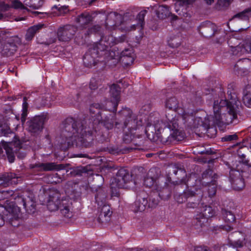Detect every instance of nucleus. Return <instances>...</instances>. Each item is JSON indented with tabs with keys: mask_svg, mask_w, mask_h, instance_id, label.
<instances>
[{
	"mask_svg": "<svg viewBox=\"0 0 251 251\" xmlns=\"http://www.w3.org/2000/svg\"><path fill=\"white\" fill-rule=\"evenodd\" d=\"M103 113L100 120H94L88 118L75 119L72 117L66 118L61 126L60 136L65 141L61 144L75 145L81 148H90L93 145L94 133L97 131L95 124H100L107 129L115 127L114 115Z\"/></svg>",
	"mask_w": 251,
	"mask_h": 251,
	"instance_id": "nucleus-1",
	"label": "nucleus"
},
{
	"mask_svg": "<svg viewBox=\"0 0 251 251\" xmlns=\"http://www.w3.org/2000/svg\"><path fill=\"white\" fill-rule=\"evenodd\" d=\"M236 84L231 83L227 86L228 99L214 100L213 104V116L205 120L202 126L206 130L207 136L213 138L217 133L215 126H219L225 123L227 125L238 122L239 114Z\"/></svg>",
	"mask_w": 251,
	"mask_h": 251,
	"instance_id": "nucleus-2",
	"label": "nucleus"
},
{
	"mask_svg": "<svg viewBox=\"0 0 251 251\" xmlns=\"http://www.w3.org/2000/svg\"><path fill=\"white\" fill-rule=\"evenodd\" d=\"M121 116L120 122H115V129L117 132L124 131L123 141L126 144L133 142L137 135L140 124L137 116L128 108H123L118 113Z\"/></svg>",
	"mask_w": 251,
	"mask_h": 251,
	"instance_id": "nucleus-3",
	"label": "nucleus"
},
{
	"mask_svg": "<svg viewBox=\"0 0 251 251\" xmlns=\"http://www.w3.org/2000/svg\"><path fill=\"white\" fill-rule=\"evenodd\" d=\"M165 125L161 135L162 141L172 142L181 141L184 138V133L178 129L177 120L173 115H166Z\"/></svg>",
	"mask_w": 251,
	"mask_h": 251,
	"instance_id": "nucleus-4",
	"label": "nucleus"
},
{
	"mask_svg": "<svg viewBox=\"0 0 251 251\" xmlns=\"http://www.w3.org/2000/svg\"><path fill=\"white\" fill-rule=\"evenodd\" d=\"M132 183H133L132 175L129 174L127 170L121 168L118 170L116 176L113 178L110 183L112 195L117 196L119 193L117 188L127 189L130 187V184Z\"/></svg>",
	"mask_w": 251,
	"mask_h": 251,
	"instance_id": "nucleus-5",
	"label": "nucleus"
},
{
	"mask_svg": "<svg viewBox=\"0 0 251 251\" xmlns=\"http://www.w3.org/2000/svg\"><path fill=\"white\" fill-rule=\"evenodd\" d=\"M15 203L20 208L22 206L29 214H34L36 210V202L32 194L23 192L15 198Z\"/></svg>",
	"mask_w": 251,
	"mask_h": 251,
	"instance_id": "nucleus-6",
	"label": "nucleus"
},
{
	"mask_svg": "<svg viewBox=\"0 0 251 251\" xmlns=\"http://www.w3.org/2000/svg\"><path fill=\"white\" fill-rule=\"evenodd\" d=\"M47 113L35 116L27 121V130L33 135L38 134L42 130L44 123L48 120Z\"/></svg>",
	"mask_w": 251,
	"mask_h": 251,
	"instance_id": "nucleus-7",
	"label": "nucleus"
},
{
	"mask_svg": "<svg viewBox=\"0 0 251 251\" xmlns=\"http://www.w3.org/2000/svg\"><path fill=\"white\" fill-rule=\"evenodd\" d=\"M128 17H130V20L134 18V16L129 12H126L124 14V17L117 12H110L106 17L105 28L110 30L114 29L115 26H118L122 23L124 18Z\"/></svg>",
	"mask_w": 251,
	"mask_h": 251,
	"instance_id": "nucleus-8",
	"label": "nucleus"
},
{
	"mask_svg": "<svg viewBox=\"0 0 251 251\" xmlns=\"http://www.w3.org/2000/svg\"><path fill=\"white\" fill-rule=\"evenodd\" d=\"M52 202H50L48 206L51 210H55L59 209L62 215L68 218L72 217V212L71 211L72 207V202L69 199H65L61 200H57L56 203L54 204V207L52 208L51 205L53 204Z\"/></svg>",
	"mask_w": 251,
	"mask_h": 251,
	"instance_id": "nucleus-9",
	"label": "nucleus"
},
{
	"mask_svg": "<svg viewBox=\"0 0 251 251\" xmlns=\"http://www.w3.org/2000/svg\"><path fill=\"white\" fill-rule=\"evenodd\" d=\"M89 48L91 51L99 58L103 57L107 60L112 59L113 54L112 53L113 52L110 51L109 48L107 47L101 39L99 42L94 44Z\"/></svg>",
	"mask_w": 251,
	"mask_h": 251,
	"instance_id": "nucleus-10",
	"label": "nucleus"
},
{
	"mask_svg": "<svg viewBox=\"0 0 251 251\" xmlns=\"http://www.w3.org/2000/svg\"><path fill=\"white\" fill-rule=\"evenodd\" d=\"M77 31V27L72 25L60 26L57 30V37L60 41L67 42L71 40Z\"/></svg>",
	"mask_w": 251,
	"mask_h": 251,
	"instance_id": "nucleus-11",
	"label": "nucleus"
},
{
	"mask_svg": "<svg viewBox=\"0 0 251 251\" xmlns=\"http://www.w3.org/2000/svg\"><path fill=\"white\" fill-rule=\"evenodd\" d=\"M214 211L212 207L205 205L201 212L196 215L194 223L196 226L198 227H202L207 223L208 219L213 216Z\"/></svg>",
	"mask_w": 251,
	"mask_h": 251,
	"instance_id": "nucleus-12",
	"label": "nucleus"
},
{
	"mask_svg": "<svg viewBox=\"0 0 251 251\" xmlns=\"http://www.w3.org/2000/svg\"><path fill=\"white\" fill-rule=\"evenodd\" d=\"M78 184V182L75 180L68 181L66 183L65 188L68 193H71L70 197L72 199H78L80 197L82 193V191H87L89 188L88 184L87 183H84L80 185V191H76L74 188L75 186Z\"/></svg>",
	"mask_w": 251,
	"mask_h": 251,
	"instance_id": "nucleus-13",
	"label": "nucleus"
},
{
	"mask_svg": "<svg viewBox=\"0 0 251 251\" xmlns=\"http://www.w3.org/2000/svg\"><path fill=\"white\" fill-rule=\"evenodd\" d=\"M198 191H200L198 186H188L187 189L182 193L180 194L176 192L174 197L178 203H182L187 201L188 198H191L193 196L197 195Z\"/></svg>",
	"mask_w": 251,
	"mask_h": 251,
	"instance_id": "nucleus-14",
	"label": "nucleus"
},
{
	"mask_svg": "<svg viewBox=\"0 0 251 251\" xmlns=\"http://www.w3.org/2000/svg\"><path fill=\"white\" fill-rule=\"evenodd\" d=\"M121 93V88L118 84H113L110 88V93L112 97L113 98V100L111 101H108L106 103V107H108L110 105L113 106V107L108 109L109 111H112L113 113L117 111V107L118 105V102L120 101V95Z\"/></svg>",
	"mask_w": 251,
	"mask_h": 251,
	"instance_id": "nucleus-15",
	"label": "nucleus"
},
{
	"mask_svg": "<svg viewBox=\"0 0 251 251\" xmlns=\"http://www.w3.org/2000/svg\"><path fill=\"white\" fill-rule=\"evenodd\" d=\"M200 33L205 38L212 37L217 32V26L213 23L206 21L202 22L198 27Z\"/></svg>",
	"mask_w": 251,
	"mask_h": 251,
	"instance_id": "nucleus-16",
	"label": "nucleus"
},
{
	"mask_svg": "<svg viewBox=\"0 0 251 251\" xmlns=\"http://www.w3.org/2000/svg\"><path fill=\"white\" fill-rule=\"evenodd\" d=\"M148 195L143 191H140L137 195L136 200L134 202L133 210L135 212H143L145 210L148 205Z\"/></svg>",
	"mask_w": 251,
	"mask_h": 251,
	"instance_id": "nucleus-17",
	"label": "nucleus"
},
{
	"mask_svg": "<svg viewBox=\"0 0 251 251\" xmlns=\"http://www.w3.org/2000/svg\"><path fill=\"white\" fill-rule=\"evenodd\" d=\"M19 44L18 37L9 39L2 48L1 53L4 56H10L14 54L17 50V44Z\"/></svg>",
	"mask_w": 251,
	"mask_h": 251,
	"instance_id": "nucleus-18",
	"label": "nucleus"
},
{
	"mask_svg": "<svg viewBox=\"0 0 251 251\" xmlns=\"http://www.w3.org/2000/svg\"><path fill=\"white\" fill-rule=\"evenodd\" d=\"M97 58L99 57L95 55V53L91 51L89 48L88 51L85 54L83 57V63L86 67L88 68H91L100 64L105 65V61H100L97 59Z\"/></svg>",
	"mask_w": 251,
	"mask_h": 251,
	"instance_id": "nucleus-19",
	"label": "nucleus"
},
{
	"mask_svg": "<svg viewBox=\"0 0 251 251\" xmlns=\"http://www.w3.org/2000/svg\"><path fill=\"white\" fill-rule=\"evenodd\" d=\"M219 177V176L215 173L212 169L208 168L201 174V183L202 186H207L210 183L217 182Z\"/></svg>",
	"mask_w": 251,
	"mask_h": 251,
	"instance_id": "nucleus-20",
	"label": "nucleus"
},
{
	"mask_svg": "<svg viewBox=\"0 0 251 251\" xmlns=\"http://www.w3.org/2000/svg\"><path fill=\"white\" fill-rule=\"evenodd\" d=\"M31 168H38L40 171H50L54 170H61L64 169L65 167L63 164H56L55 163H38L31 165Z\"/></svg>",
	"mask_w": 251,
	"mask_h": 251,
	"instance_id": "nucleus-21",
	"label": "nucleus"
},
{
	"mask_svg": "<svg viewBox=\"0 0 251 251\" xmlns=\"http://www.w3.org/2000/svg\"><path fill=\"white\" fill-rule=\"evenodd\" d=\"M229 240L230 244L235 247L242 248L245 244V236L241 232L236 231L231 233L229 235Z\"/></svg>",
	"mask_w": 251,
	"mask_h": 251,
	"instance_id": "nucleus-22",
	"label": "nucleus"
},
{
	"mask_svg": "<svg viewBox=\"0 0 251 251\" xmlns=\"http://www.w3.org/2000/svg\"><path fill=\"white\" fill-rule=\"evenodd\" d=\"M10 146H9L8 145H4V149L5 150L9 162L10 163H13L15 160V156L12 146H14L16 148V150L14 151H16L18 149H20L21 148V144L20 141L18 139L14 141L13 142L10 143Z\"/></svg>",
	"mask_w": 251,
	"mask_h": 251,
	"instance_id": "nucleus-23",
	"label": "nucleus"
},
{
	"mask_svg": "<svg viewBox=\"0 0 251 251\" xmlns=\"http://www.w3.org/2000/svg\"><path fill=\"white\" fill-rule=\"evenodd\" d=\"M249 60L246 58L239 60L234 65V72L237 75L243 76L248 74L247 69Z\"/></svg>",
	"mask_w": 251,
	"mask_h": 251,
	"instance_id": "nucleus-24",
	"label": "nucleus"
},
{
	"mask_svg": "<svg viewBox=\"0 0 251 251\" xmlns=\"http://www.w3.org/2000/svg\"><path fill=\"white\" fill-rule=\"evenodd\" d=\"M94 17L88 12H83L78 15L75 22L80 27L86 28L93 21Z\"/></svg>",
	"mask_w": 251,
	"mask_h": 251,
	"instance_id": "nucleus-25",
	"label": "nucleus"
},
{
	"mask_svg": "<svg viewBox=\"0 0 251 251\" xmlns=\"http://www.w3.org/2000/svg\"><path fill=\"white\" fill-rule=\"evenodd\" d=\"M144 135L137 134L134 139L133 140V144L134 147H129L125 148L123 151V153H127L134 150H141V147L143 146L144 144Z\"/></svg>",
	"mask_w": 251,
	"mask_h": 251,
	"instance_id": "nucleus-26",
	"label": "nucleus"
},
{
	"mask_svg": "<svg viewBox=\"0 0 251 251\" xmlns=\"http://www.w3.org/2000/svg\"><path fill=\"white\" fill-rule=\"evenodd\" d=\"M168 169V176H176L175 178L178 180H182L186 176L185 171L176 165H171Z\"/></svg>",
	"mask_w": 251,
	"mask_h": 251,
	"instance_id": "nucleus-27",
	"label": "nucleus"
},
{
	"mask_svg": "<svg viewBox=\"0 0 251 251\" xmlns=\"http://www.w3.org/2000/svg\"><path fill=\"white\" fill-rule=\"evenodd\" d=\"M122 61L126 65L132 64L134 60V55L132 49H125L121 52Z\"/></svg>",
	"mask_w": 251,
	"mask_h": 251,
	"instance_id": "nucleus-28",
	"label": "nucleus"
},
{
	"mask_svg": "<svg viewBox=\"0 0 251 251\" xmlns=\"http://www.w3.org/2000/svg\"><path fill=\"white\" fill-rule=\"evenodd\" d=\"M90 114L92 117H95V120H100V118L106 111L102 109V106L99 103L92 104L89 108Z\"/></svg>",
	"mask_w": 251,
	"mask_h": 251,
	"instance_id": "nucleus-29",
	"label": "nucleus"
},
{
	"mask_svg": "<svg viewBox=\"0 0 251 251\" xmlns=\"http://www.w3.org/2000/svg\"><path fill=\"white\" fill-rule=\"evenodd\" d=\"M181 37L179 32L176 34L172 33L168 37V45L173 48L179 47L181 43Z\"/></svg>",
	"mask_w": 251,
	"mask_h": 251,
	"instance_id": "nucleus-30",
	"label": "nucleus"
},
{
	"mask_svg": "<svg viewBox=\"0 0 251 251\" xmlns=\"http://www.w3.org/2000/svg\"><path fill=\"white\" fill-rule=\"evenodd\" d=\"M242 100L247 107L251 108V85H246L243 91Z\"/></svg>",
	"mask_w": 251,
	"mask_h": 251,
	"instance_id": "nucleus-31",
	"label": "nucleus"
},
{
	"mask_svg": "<svg viewBox=\"0 0 251 251\" xmlns=\"http://www.w3.org/2000/svg\"><path fill=\"white\" fill-rule=\"evenodd\" d=\"M234 51L236 54L244 55L248 53H251V39L243 42L242 45L236 47Z\"/></svg>",
	"mask_w": 251,
	"mask_h": 251,
	"instance_id": "nucleus-32",
	"label": "nucleus"
},
{
	"mask_svg": "<svg viewBox=\"0 0 251 251\" xmlns=\"http://www.w3.org/2000/svg\"><path fill=\"white\" fill-rule=\"evenodd\" d=\"M233 171L230 172L229 180L231 182L233 188L236 190H241L245 187V183L244 179L239 177H236L233 178L232 177Z\"/></svg>",
	"mask_w": 251,
	"mask_h": 251,
	"instance_id": "nucleus-33",
	"label": "nucleus"
},
{
	"mask_svg": "<svg viewBox=\"0 0 251 251\" xmlns=\"http://www.w3.org/2000/svg\"><path fill=\"white\" fill-rule=\"evenodd\" d=\"M155 192H157L160 198L163 200L168 199L171 194L170 187L166 184L164 186H157Z\"/></svg>",
	"mask_w": 251,
	"mask_h": 251,
	"instance_id": "nucleus-34",
	"label": "nucleus"
},
{
	"mask_svg": "<svg viewBox=\"0 0 251 251\" xmlns=\"http://www.w3.org/2000/svg\"><path fill=\"white\" fill-rule=\"evenodd\" d=\"M156 14L158 18L163 20L170 16L171 12L168 6L159 5L156 10Z\"/></svg>",
	"mask_w": 251,
	"mask_h": 251,
	"instance_id": "nucleus-35",
	"label": "nucleus"
},
{
	"mask_svg": "<svg viewBox=\"0 0 251 251\" xmlns=\"http://www.w3.org/2000/svg\"><path fill=\"white\" fill-rule=\"evenodd\" d=\"M160 197L157 192L153 191L151 193L149 196H148V208L155 207L159 203L160 201Z\"/></svg>",
	"mask_w": 251,
	"mask_h": 251,
	"instance_id": "nucleus-36",
	"label": "nucleus"
},
{
	"mask_svg": "<svg viewBox=\"0 0 251 251\" xmlns=\"http://www.w3.org/2000/svg\"><path fill=\"white\" fill-rule=\"evenodd\" d=\"M11 205H10L9 207L6 208V210L9 213V215H7V219L12 226L16 227L20 225L19 219L18 216H16L14 214V209L11 208Z\"/></svg>",
	"mask_w": 251,
	"mask_h": 251,
	"instance_id": "nucleus-37",
	"label": "nucleus"
},
{
	"mask_svg": "<svg viewBox=\"0 0 251 251\" xmlns=\"http://www.w3.org/2000/svg\"><path fill=\"white\" fill-rule=\"evenodd\" d=\"M43 25H44L39 24L29 27L27 29L25 36L26 40L28 41H31L35 36V34L39 32V30L42 28Z\"/></svg>",
	"mask_w": 251,
	"mask_h": 251,
	"instance_id": "nucleus-38",
	"label": "nucleus"
},
{
	"mask_svg": "<svg viewBox=\"0 0 251 251\" xmlns=\"http://www.w3.org/2000/svg\"><path fill=\"white\" fill-rule=\"evenodd\" d=\"M17 178L16 175L12 173H6L0 176V186L6 187L12 179Z\"/></svg>",
	"mask_w": 251,
	"mask_h": 251,
	"instance_id": "nucleus-39",
	"label": "nucleus"
},
{
	"mask_svg": "<svg viewBox=\"0 0 251 251\" xmlns=\"http://www.w3.org/2000/svg\"><path fill=\"white\" fill-rule=\"evenodd\" d=\"M166 107L169 109L176 110L179 106V102L175 97H171L167 99L165 102Z\"/></svg>",
	"mask_w": 251,
	"mask_h": 251,
	"instance_id": "nucleus-40",
	"label": "nucleus"
},
{
	"mask_svg": "<svg viewBox=\"0 0 251 251\" xmlns=\"http://www.w3.org/2000/svg\"><path fill=\"white\" fill-rule=\"evenodd\" d=\"M227 43L228 46L231 48V51L232 52V54L233 55L239 56L243 55L240 54H236L234 51L236 48V47H239V46H241L243 44V43L239 44V41L238 39L233 37H231L228 40Z\"/></svg>",
	"mask_w": 251,
	"mask_h": 251,
	"instance_id": "nucleus-41",
	"label": "nucleus"
},
{
	"mask_svg": "<svg viewBox=\"0 0 251 251\" xmlns=\"http://www.w3.org/2000/svg\"><path fill=\"white\" fill-rule=\"evenodd\" d=\"M88 172V170L87 167L80 166L73 168L70 172V175L73 176H80Z\"/></svg>",
	"mask_w": 251,
	"mask_h": 251,
	"instance_id": "nucleus-42",
	"label": "nucleus"
},
{
	"mask_svg": "<svg viewBox=\"0 0 251 251\" xmlns=\"http://www.w3.org/2000/svg\"><path fill=\"white\" fill-rule=\"evenodd\" d=\"M6 4L8 6L7 11L10 8H14L15 9H25L27 11H29V10L27 7H25L19 0H10V4L6 3Z\"/></svg>",
	"mask_w": 251,
	"mask_h": 251,
	"instance_id": "nucleus-43",
	"label": "nucleus"
},
{
	"mask_svg": "<svg viewBox=\"0 0 251 251\" xmlns=\"http://www.w3.org/2000/svg\"><path fill=\"white\" fill-rule=\"evenodd\" d=\"M222 214L226 222L232 224L236 220L234 214L230 211H228L226 209H222Z\"/></svg>",
	"mask_w": 251,
	"mask_h": 251,
	"instance_id": "nucleus-44",
	"label": "nucleus"
},
{
	"mask_svg": "<svg viewBox=\"0 0 251 251\" xmlns=\"http://www.w3.org/2000/svg\"><path fill=\"white\" fill-rule=\"evenodd\" d=\"M107 198L106 192L102 188H99L97 191L96 195H95V200L98 204L100 202L103 203L105 201Z\"/></svg>",
	"mask_w": 251,
	"mask_h": 251,
	"instance_id": "nucleus-45",
	"label": "nucleus"
},
{
	"mask_svg": "<svg viewBox=\"0 0 251 251\" xmlns=\"http://www.w3.org/2000/svg\"><path fill=\"white\" fill-rule=\"evenodd\" d=\"M100 39L107 47L109 48L115 45L116 38L111 35H101Z\"/></svg>",
	"mask_w": 251,
	"mask_h": 251,
	"instance_id": "nucleus-46",
	"label": "nucleus"
},
{
	"mask_svg": "<svg viewBox=\"0 0 251 251\" xmlns=\"http://www.w3.org/2000/svg\"><path fill=\"white\" fill-rule=\"evenodd\" d=\"M101 27L99 25H95L89 28L86 31L84 34L86 36H89L91 34H98L100 36L103 35L101 33Z\"/></svg>",
	"mask_w": 251,
	"mask_h": 251,
	"instance_id": "nucleus-47",
	"label": "nucleus"
},
{
	"mask_svg": "<svg viewBox=\"0 0 251 251\" xmlns=\"http://www.w3.org/2000/svg\"><path fill=\"white\" fill-rule=\"evenodd\" d=\"M100 213H101V217L105 216L107 217L106 219L101 221L102 223H107L110 220V216L112 214L109 206L108 205H104L101 207Z\"/></svg>",
	"mask_w": 251,
	"mask_h": 251,
	"instance_id": "nucleus-48",
	"label": "nucleus"
},
{
	"mask_svg": "<svg viewBox=\"0 0 251 251\" xmlns=\"http://www.w3.org/2000/svg\"><path fill=\"white\" fill-rule=\"evenodd\" d=\"M250 15H251V7L236 14L233 17V19L238 18L242 20H247Z\"/></svg>",
	"mask_w": 251,
	"mask_h": 251,
	"instance_id": "nucleus-49",
	"label": "nucleus"
},
{
	"mask_svg": "<svg viewBox=\"0 0 251 251\" xmlns=\"http://www.w3.org/2000/svg\"><path fill=\"white\" fill-rule=\"evenodd\" d=\"M43 4V0H30V1L25 4L33 9H38L41 7Z\"/></svg>",
	"mask_w": 251,
	"mask_h": 251,
	"instance_id": "nucleus-50",
	"label": "nucleus"
},
{
	"mask_svg": "<svg viewBox=\"0 0 251 251\" xmlns=\"http://www.w3.org/2000/svg\"><path fill=\"white\" fill-rule=\"evenodd\" d=\"M193 197H195L196 200H195V201H189L187 203V207L188 208H194L198 205L201 197V191L200 189V191H198V194L196 196H193Z\"/></svg>",
	"mask_w": 251,
	"mask_h": 251,
	"instance_id": "nucleus-51",
	"label": "nucleus"
},
{
	"mask_svg": "<svg viewBox=\"0 0 251 251\" xmlns=\"http://www.w3.org/2000/svg\"><path fill=\"white\" fill-rule=\"evenodd\" d=\"M217 182H213L207 184L205 187H207V192L210 197H212L215 195L217 191Z\"/></svg>",
	"mask_w": 251,
	"mask_h": 251,
	"instance_id": "nucleus-52",
	"label": "nucleus"
},
{
	"mask_svg": "<svg viewBox=\"0 0 251 251\" xmlns=\"http://www.w3.org/2000/svg\"><path fill=\"white\" fill-rule=\"evenodd\" d=\"M10 133L13 134L9 126L5 123H0V135L7 136Z\"/></svg>",
	"mask_w": 251,
	"mask_h": 251,
	"instance_id": "nucleus-53",
	"label": "nucleus"
},
{
	"mask_svg": "<svg viewBox=\"0 0 251 251\" xmlns=\"http://www.w3.org/2000/svg\"><path fill=\"white\" fill-rule=\"evenodd\" d=\"M232 0H218L216 7L218 10H222L227 7Z\"/></svg>",
	"mask_w": 251,
	"mask_h": 251,
	"instance_id": "nucleus-54",
	"label": "nucleus"
},
{
	"mask_svg": "<svg viewBox=\"0 0 251 251\" xmlns=\"http://www.w3.org/2000/svg\"><path fill=\"white\" fill-rule=\"evenodd\" d=\"M155 183V179L151 176L149 175V173L148 176L145 178L144 180V184L147 187H151L154 185Z\"/></svg>",
	"mask_w": 251,
	"mask_h": 251,
	"instance_id": "nucleus-55",
	"label": "nucleus"
},
{
	"mask_svg": "<svg viewBox=\"0 0 251 251\" xmlns=\"http://www.w3.org/2000/svg\"><path fill=\"white\" fill-rule=\"evenodd\" d=\"M8 6L6 4L5 2L3 1H0V20H3L6 18L4 14L2 12L7 11Z\"/></svg>",
	"mask_w": 251,
	"mask_h": 251,
	"instance_id": "nucleus-56",
	"label": "nucleus"
},
{
	"mask_svg": "<svg viewBox=\"0 0 251 251\" xmlns=\"http://www.w3.org/2000/svg\"><path fill=\"white\" fill-rule=\"evenodd\" d=\"M101 80L93 78L90 82V88L91 90H95L98 88L101 85Z\"/></svg>",
	"mask_w": 251,
	"mask_h": 251,
	"instance_id": "nucleus-57",
	"label": "nucleus"
},
{
	"mask_svg": "<svg viewBox=\"0 0 251 251\" xmlns=\"http://www.w3.org/2000/svg\"><path fill=\"white\" fill-rule=\"evenodd\" d=\"M0 196L1 198V200L4 199H8L9 197L12 196L14 192L13 190H6L0 191Z\"/></svg>",
	"mask_w": 251,
	"mask_h": 251,
	"instance_id": "nucleus-58",
	"label": "nucleus"
},
{
	"mask_svg": "<svg viewBox=\"0 0 251 251\" xmlns=\"http://www.w3.org/2000/svg\"><path fill=\"white\" fill-rule=\"evenodd\" d=\"M147 13V10H142L138 14L137 16V20L138 21V24L140 25L141 26H142L144 24V18Z\"/></svg>",
	"mask_w": 251,
	"mask_h": 251,
	"instance_id": "nucleus-59",
	"label": "nucleus"
},
{
	"mask_svg": "<svg viewBox=\"0 0 251 251\" xmlns=\"http://www.w3.org/2000/svg\"><path fill=\"white\" fill-rule=\"evenodd\" d=\"M238 139V136L236 134H233L232 135H226L221 138L222 142H231L234 140H237Z\"/></svg>",
	"mask_w": 251,
	"mask_h": 251,
	"instance_id": "nucleus-60",
	"label": "nucleus"
},
{
	"mask_svg": "<svg viewBox=\"0 0 251 251\" xmlns=\"http://www.w3.org/2000/svg\"><path fill=\"white\" fill-rule=\"evenodd\" d=\"M225 245L215 244L212 247L211 251H225Z\"/></svg>",
	"mask_w": 251,
	"mask_h": 251,
	"instance_id": "nucleus-61",
	"label": "nucleus"
},
{
	"mask_svg": "<svg viewBox=\"0 0 251 251\" xmlns=\"http://www.w3.org/2000/svg\"><path fill=\"white\" fill-rule=\"evenodd\" d=\"M32 13L35 16L40 15V18H44L46 16H47L49 14V13L46 12L32 11Z\"/></svg>",
	"mask_w": 251,
	"mask_h": 251,
	"instance_id": "nucleus-62",
	"label": "nucleus"
},
{
	"mask_svg": "<svg viewBox=\"0 0 251 251\" xmlns=\"http://www.w3.org/2000/svg\"><path fill=\"white\" fill-rule=\"evenodd\" d=\"M238 247H235L232 245L229 246H226L225 250V251H239L237 249Z\"/></svg>",
	"mask_w": 251,
	"mask_h": 251,
	"instance_id": "nucleus-63",
	"label": "nucleus"
},
{
	"mask_svg": "<svg viewBox=\"0 0 251 251\" xmlns=\"http://www.w3.org/2000/svg\"><path fill=\"white\" fill-rule=\"evenodd\" d=\"M27 110L23 109L22 113L21 114V122L23 124L25 121L26 117L27 116Z\"/></svg>",
	"mask_w": 251,
	"mask_h": 251,
	"instance_id": "nucleus-64",
	"label": "nucleus"
}]
</instances>
